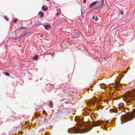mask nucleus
Returning <instances> with one entry per match:
<instances>
[{
	"label": "nucleus",
	"instance_id": "nucleus-1",
	"mask_svg": "<svg viewBox=\"0 0 135 135\" xmlns=\"http://www.w3.org/2000/svg\"><path fill=\"white\" fill-rule=\"evenodd\" d=\"M133 100H135V95L133 91H128L125 94L123 100L126 102L127 106L129 105L128 103H131Z\"/></svg>",
	"mask_w": 135,
	"mask_h": 135
},
{
	"label": "nucleus",
	"instance_id": "nucleus-2",
	"mask_svg": "<svg viewBox=\"0 0 135 135\" xmlns=\"http://www.w3.org/2000/svg\"><path fill=\"white\" fill-rule=\"evenodd\" d=\"M68 132L69 133L72 134L81 133L79 128L75 127H73L69 128L68 130Z\"/></svg>",
	"mask_w": 135,
	"mask_h": 135
},
{
	"label": "nucleus",
	"instance_id": "nucleus-3",
	"mask_svg": "<svg viewBox=\"0 0 135 135\" xmlns=\"http://www.w3.org/2000/svg\"><path fill=\"white\" fill-rule=\"evenodd\" d=\"M104 123V122L99 120H97L96 121L93 122L91 124L92 126L91 127L90 126V130L93 127H94L99 126H100L101 124H103Z\"/></svg>",
	"mask_w": 135,
	"mask_h": 135
},
{
	"label": "nucleus",
	"instance_id": "nucleus-4",
	"mask_svg": "<svg viewBox=\"0 0 135 135\" xmlns=\"http://www.w3.org/2000/svg\"><path fill=\"white\" fill-rule=\"evenodd\" d=\"M124 104L123 103H120L118 105V106L119 110H122V111H123L126 112L125 109L124 108Z\"/></svg>",
	"mask_w": 135,
	"mask_h": 135
},
{
	"label": "nucleus",
	"instance_id": "nucleus-5",
	"mask_svg": "<svg viewBox=\"0 0 135 135\" xmlns=\"http://www.w3.org/2000/svg\"><path fill=\"white\" fill-rule=\"evenodd\" d=\"M102 3L98 6H97L95 8L96 9L100 8L102 7L103 5L104 0H102Z\"/></svg>",
	"mask_w": 135,
	"mask_h": 135
},
{
	"label": "nucleus",
	"instance_id": "nucleus-6",
	"mask_svg": "<svg viewBox=\"0 0 135 135\" xmlns=\"http://www.w3.org/2000/svg\"><path fill=\"white\" fill-rule=\"evenodd\" d=\"M119 82H117L116 83V84H115L114 83L112 84L111 85L113 87H114L115 88H118V86L119 85Z\"/></svg>",
	"mask_w": 135,
	"mask_h": 135
},
{
	"label": "nucleus",
	"instance_id": "nucleus-7",
	"mask_svg": "<svg viewBox=\"0 0 135 135\" xmlns=\"http://www.w3.org/2000/svg\"><path fill=\"white\" fill-rule=\"evenodd\" d=\"M98 3V1H94L93 2L91 3L90 5H89V7L90 8H91L93 7V6L95 5L97 3Z\"/></svg>",
	"mask_w": 135,
	"mask_h": 135
},
{
	"label": "nucleus",
	"instance_id": "nucleus-8",
	"mask_svg": "<svg viewBox=\"0 0 135 135\" xmlns=\"http://www.w3.org/2000/svg\"><path fill=\"white\" fill-rule=\"evenodd\" d=\"M118 110L114 109H111L110 110V112H112L114 113H118Z\"/></svg>",
	"mask_w": 135,
	"mask_h": 135
},
{
	"label": "nucleus",
	"instance_id": "nucleus-9",
	"mask_svg": "<svg viewBox=\"0 0 135 135\" xmlns=\"http://www.w3.org/2000/svg\"><path fill=\"white\" fill-rule=\"evenodd\" d=\"M46 30H48L50 28V26L49 25H46L44 26Z\"/></svg>",
	"mask_w": 135,
	"mask_h": 135
},
{
	"label": "nucleus",
	"instance_id": "nucleus-10",
	"mask_svg": "<svg viewBox=\"0 0 135 135\" xmlns=\"http://www.w3.org/2000/svg\"><path fill=\"white\" fill-rule=\"evenodd\" d=\"M38 14L39 15H40V17L41 18H42L44 16V13L42 12H39L38 13Z\"/></svg>",
	"mask_w": 135,
	"mask_h": 135
},
{
	"label": "nucleus",
	"instance_id": "nucleus-11",
	"mask_svg": "<svg viewBox=\"0 0 135 135\" xmlns=\"http://www.w3.org/2000/svg\"><path fill=\"white\" fill-rule=\"evenodd\" d=\"M32 59H34L35 60H37L38 59V56L37 55H36L34 56L33 57Z\"/></svg>",
	"mask_w": 135,
	"mask_h": 135
},
{
	"label": "nucleus",
	"instance_id": "nucleus-12",
	"mask_svg": "<svg viewBox=\"0 0 135 135\" xmlns=\"http://www.w3.org/2000/svg\"><path fill=\"white\" fill-rule=\"evenodd\" d=\"M42 9H43V10L44 11H45L48 9V8L47 7H46L45 8V7L44 6H42Z\"/></svg>",
	"mask_w": 135,
	"mask_h": 135
},
{
	"label": "nucleus",
	"instance_id": "nucleus-13",
	"mask_svg": "<svg viewBox=\"0 0 135 135\" xmlns=\"http://www.w3.org/2000/svg\"><path fill=\"white\" fill-rule=\"evenodd\" d=\"M53 104L52 102H51L50 101L49 103V105L50 107H52V106L53 105Z\"/></svg>",
	"mask_w": 135,
	"mask_h": 135
},
{
	"label": "nucleus",
	"instance_id": "nucleus-14",
	"mask_svg": "<svg viewBox=\"0 0 135 135\" xmlns=\"http://www.w3.org/2000/svg\"><path fill=\"white\" fill-rule=\"evenodd\" d=\"M5 74L7 76H10V74L8 72H5Z\"/></svg>",
	"mask_w": 135,
	"mask_h": 135
},
{
	"label": "nucleus",
	"instance_id": "nucleus-15",
	"mask_svg": "<svg viewBox=\"0 0 135 135\" xmlns=\"http://www.w3.org/2000/svg\"><path fill=\"white\" fill-rule=\"evenodd\" d=\"M102 127L103 128H105V129H106L107 128V127H106L105 126V125H103V126Z\"/></svg>",
	"mask_w": 135,
	"mask_h": 135
},
{
	"label": "nucleus",
	"instance_id": "nucleus-16",
	"mask_svg": "<svg viewBox=\"0 0 135 135\" xmlns=\"http://www.w3.org/2000/svg\"><path fill=\"white\" fill-rule=\"evenodd\" d=\"M17 19H15V20L13 21V22L14 23H15L17 22Z\"/></svg>",
	"mask_w": 135,
	"mask_h": 135
},
{
	"label": "nucleus",
	"instance_id": "nucleus-17",
	"mask_svg": "<svg viewBox=\"0 0 135 135\" xmlns=\"http://www.w3.org/2000/svg\"><path fill=\"white\" fill-rule=\"evenodd\" d=\"M95 102V101H94L93 100L92 102H90V104H94V103Z\"/></svg>",
	"mask_w": 135,
	"mask_h": 135
},
{
	"label": "nucleus",
	"instance_id": "nucleus-18",
	"mask_svg": "<svg viewBox=\"0 0 135 135\" xmlns=\"http://www.w3.org/2000/svg\"><path fill=\"white\" fill-rule=\"evenodd\" d=\"M43 114L44 115H45L46 113V111L44 110H43Z\"/></svg>",
	"mask_w": 135,
	"mask_h": 135
},
{
	"label": "nucleus",
	"instance_id": "nucleus-19",
	"mask_svg": "<svg viewBox=\"0 0 135 135\" xmlns=\"http://www.w3.org/2000/svg\"><path fill=\"white\" fill-rule=\"evenodd\" d=\"M128 71V69H127L126 70V71H124V73L125 74H126V73H127V71Z\"/></svg>",
	"mask_w": 135,
	"mask_h": 135
},
{
	"label": "nucleus",
	"instance_id": "nucleus-20",
	"mask_svg": "<svg viewBox=\"0 0 135 135\" xmlns=\"http://www.w3.org/2000/svg\"><path fill=\"white\" fill-rule=\"evenodd\" d=\"M4 19H6V20H7V21H8V20H9L8 19V18H7V17H5L4 18Z\"/></svg>",
	"mask_w": 135,
	"mask_h": 135
},
{
	"label": "nucleus",
	"instance_id": "nucleus-21",
	"mask_svg": "<svg viewBox=\"0 0 135 135\" xmlns=\"http://www.w3.org/2000/svg\"><path fill=\"white\" fill-rule=\"evenodd\" d=\"M43 37V35L42 33H41V36H40V37Z\"/></svg>",
	"mask_w": 135,
	"mask_h": 135
},
{
	"label": "nucleus",
	"instance_id": "nucleus-22",
	"mask_svg": "<svg viewBox=\"0 0 135 135\" xmlns=\"http://www.w3.org/2000/svg\"><path fill=\"white\" fill-rule=\"evenodd\" d=\"M120 15H122L123 14L122 11H120Z\"/></svg>",
	"mask_w": 135,
	"mask_h": 135
},
{
	"label": "nucleus",
	"instance_id": "nucleus-23",
	"mask_svg": "<svg viewBox=\"0 0 135 135\" xmlns=\"http://www.w3.org/2000/svg\"><path fill=\"white\" fill-rule=\"evenodd\" d=\"M98 20V18L97 17L95 19V21H97Z\"/></svg>",
	"mask_w": 135,
	"mask_h": 135
},
{
	"label": "nucleus",
	"instance_id": "nucleus-24",
	"mask_svg": "<svg viewBox=\"0 0 135 135\" xmlns=\"http://www.w3.org/2000/svg\"><path fill=\"white\" fill-rule=\"evenodd\" d=\"M86 2V0H85L84 1L83 3H85Z\"/></svg>",
	"mask_w": 135,
	"mask_h": 135
},
{
	"label": "nucleus",
	"instance_id": "nucleus-25",
	"mask_svg": "<svg viewBox=\"0 0 135 135\" xmlns=\"http://www.w3.org/2000/svg\"><path fill=\"white\" fill-rule=\"evenodd\" d=\"M59 14H60L59 13V12L57 13H56V15H58Z\"/></svg>",
	"mask_w": 135,
	"mask_h": 135
},
{
	"label": "nucleus",
	"instance_id": "nucleus-26",
	"mask_svg": "<svg viewBox=\"0 0 135 135\" xmlns=\"http://www.w3.org/2000/svg\"><path fill=\"white\" fill-rule=\"evenodd\" d=\"M95 17H94V16H93V19H95Z\"/></svg>",
	"mask_w": 135,
	"mask_h": 135
},
{
	"label": "nucleus",
	"instance_id": "nucleus-27",
	"mask_svg": "<svg viewBox=\"0 0 135 135\" xmlns=\"http://www.w3.org/2000/svg\"><path fill=\"white\" fill-rule=\"evenodd\" d=\"M47 54H50V55H51V53H48V54H46V55H47Z\"/></svg>",
	"mask_w": 135,
	"mask_h": 135
},
{
	"label": "nucleus",
	"instance_id": "nucleus-28",
	"mask_svg": "<svg viewBox=\"0 0 135 135\" xmlns=\"http://www.w3.org/2000/svg\"><path fill=\"white\" fill-rule=\"evenodd\" d=\"M14 38L15 40H16L17 39V38Z\"/></svg>",
	"mask_w": 135,
	"mask_h": 135
},
{
	"label": "nucleus",
	"instance_id": "nucleus-29",
	"mask_svg": "<svg viewBox=\"0 0 135 135\" xmlns=\"http://www.w3.org/2000/svg\"><path fill=\"white\" fill-rule=\"evenodd\" d=\"M41 25V24H38V25H37V26H39V25Z\"/></svg>",
	"mask_w": 135,
	"mask_h": 135
},
{
	"label": "nucleus",
	"instance_id": "nucleus-30",
	"mask_svg": "<svg viewBox=\"0 0 135 135\" xmlns=\"http://www.w3.org/2000/svg\"><path fill=\"white\" fill-rule=\"evenodd\" d=\"M128 68H129V69H130V67H129H129H128Z\"/></svg>",
	"mask_w": 135,
	"mask_h": 135
},
{
	"label": "nucleus",
	"instance_id": "nucleus-31",
	"mask_svg": "<svg viewBox=\"0 0 135 135\" xmlns=\"http://www.w3.org/2000/svg\"><path fill=\"white\" fill-rule=\"evenodd\" d=\"M46 1H50V0H46Z\"/></svg>",
	"mask_w": 135,
	"mask_h": 135
},
{
	"label": "nucleus",
	"instance_id": "nucleus-32",
	"mask_svg": "<svg viewBox=\"0 0 135 135\" xmlns=\"http://www.w3.org/2000/svg\"><path fill=\"white\" fill-rule=\"evenodd\" d=\"M134 111V110H133V111H133H133Z\"/></svg>",
	"mask_w": 135,
	"mask_h": 135
},
{
	"label": "nucleus",
	"instance_id": "nucleus-33",
	"mask_svg": "<svg viewBox=\"0 0 135 135\" xmlns=\"http://www.w3.org/2000/svg\"><path fill=\"white\" fill-rule=\"evenodd\" d=\"M53 56V55H52V56Z\"/></svg>",
	"mask_w": 135,
	"mask_h": 135
}]
</instances>
